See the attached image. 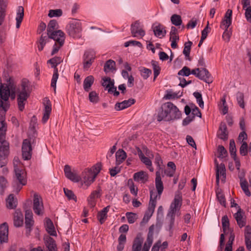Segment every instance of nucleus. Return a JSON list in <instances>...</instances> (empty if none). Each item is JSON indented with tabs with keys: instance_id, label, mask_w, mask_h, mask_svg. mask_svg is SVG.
I'll return each instance as SVG.
<instances>
[{
	"instance_id": "f257e3e1",
	"label": "nucleus",
	"mask_w": 251,
	"mask_h": 251,
	"mask_svg": "<svg viewBox=\"0 0 251 251\" xmlns=\"http://www.w3.org/2000/svg\"><path fill=\"white\" fill-rule=\"evenodd\" d=\"M181 116V113L173 103L167 102L164 103L161 110L157 115V121L160 122L162 120L170 121L175 119H179Z\"/></svg>"
},
{
	"instance_id": "f03ea898",
	"label": "nucleus",
	"mask_w": 251,
	"mask_h": 251,
	"mask_svg": "<svg viewBox=\"0 0 251 251\" xmlns=\"http://www.w3.org/2000/svg\"><path fill=\"white\" fill-rule=\"evenodd\" d=\"M182 195L180 191H177L175 194L174 201L171 203L169 211L167 214L169 218L168 230L171 234L173 233V227L175 223V214L177 210H179L182 205Z\"/></svg>"
},
{
	"instance_id": "7ed1b4c3",
	"label": "nucleus",
	"mask_w": 251,
	"mask_h": 251,
	"mask_svg": "<svg viewBox=\"0 0 251 251\" xmlns=\"http://www.w3.org/2000/svg\"><path fill=\"white\" fill-rule=\"evenodd\" d=\"M11 99L15 98V87L9 82L8 85L5 84H1L0 87V107L6 111L9 107L7 102L9 97Z\"/></svg>"
},
{
	"instance_id": "20e7f679",
	"label": "nucleus",
	"mask_w": 251,
	"mask_h": 251,
	"mask_svg": "<svg viewBox=\"0 0 251 251\" xmlns=\"http://www.w3.org/2000/svg\"><path fill=\"white\" fill-rule=\"evenodd\" d=\"M15 177L13 182L14 192L18 193L26 184V173L22 166H15Z\"/></svg>"
},
{
	"instance_id": "39448f33",
	"label": "nucleus",
	"mask_w": 251,
	"mask_h": 251,
	"mask_svg": "<svg viewBox=\"0 0 251 251\" xmlns=\"http://www.w3.org/2000/svg\"><path fill=\"white\" fill-rule=\"evenodd\" d=\"M232 10L228 9L220 24V27L225 29V31L223 34V38L227 42L229 41L230 38L232 35L231 28H229L232 23Z\"/></svg>"
},
{
	"instance_id": "423d86ee",
	"label": "nucleus",
	"mask_w": 251,
	"mask_h": 251,
	"mask_svg": "<svg viewBox=\"0 0 251 251\" xmlns=\"http://www.w3.org/2000/svg\"><path fill=\"white\" fill-rule=\"evenodd\" d=\"M82 30L81 23L76 20L70 22L66 26V31L68 35L74 38H79Z\"/></svg>"
},
{
	"instance_id": "0eeeda50",
	"label": "nucleus",
	"mask_w": 251,
	"mask_h": 251,
	"mask_svg": "<svg viewBox=\"0 0 251 251\" xmlns=\"http://www.w3.org/2000/svg\"><path fill=\"white\" fill-rule=\"evenodd\" d=\"M97 176V174H95L91 169H85L81 174L80 179L82 180V185L86 186L85 189H87L95 180Z\"/></svg>"
},
{
	"instance_id": "6e6552de",
	"label": "nucleus",
	"mask_w": 251,
	"mask_h": 251,
	"mask_svg": "<svg viewBox=\"0 0 251 251\" xmlns=\"http://www.w3.org/2000/svg\"><path fill=\"white\" fill-rule=\"evenodd\" d=\"M62 61V59L60 57H54L48 61V63L52 65V67L54 68V73L51 79V86L54 88L55 91L56 83L58 78V69L56 66Z\"/></svg>"
},
{
	"instance_id": "1a4fd4ad",
	"label": "nucleus",
	"mask_w": 251,
	"mask_h": 251,
	"mask_svg": "<svg viewBox=\"0 0 251 251\" xmlns=\"http://www.w3.org/2000/svg\"><path fill=\"white\" fill-rule=\"evenodd\" d=\"M22 90L19 93L17 98L19 109L21 111H22L24 109V102L26 100L27 98L29 96V95L27 94L26 91V87H27L26 83L23 81L22 83Z\"/></svg>"
},
{
	"instance_id": "9d476101",
	"label": "nucleus",
	"mask_w": 251,
	"mask_h": 251,
	"mask_svg": "<svg viewBox=\"0 0 251 251\" xmlns=\"http://www.w3.org/2000/svg\"><path fill=\"white\" fill-rule=\"evenodd\" d=\"M131 33L134 37L142 38L145 35V31L142 29L139 21H136L131 25Z\"/></svg>"
},
{
	"instance_id": "9b49d317",
	"label": "nucleus",
	"mask_w": 251,
	"mask_h": 251,
	"mask_svg": "<svg viewBox=\"0 0 251 251\" xmlns=\"http://www.w3.org/2000/svg\"><path fill=\"white\" fill-rule=\"evenodd\" d=\"M33 209L34 213L41 215L43 213L44 206L41 198L37 194L34 195Z\"/></svg>"
},
{
	"instance_id": "f8f14e48",
	"label": "nucleus",
	"mask_w": 251,
	"mask_h": 251,
	"mask_svg": "<svg viewBox=\"0 0 251 251\" xmlns=\"http://www.w3.org/2000/svg\"><path fill=\"white\" fill-rule=\"evenodd\" d=\"M22 156L24 160H29L31 157L32 148L30 142L27 139L23 141L22 145Z\"/></svg>"
},
{
	"instance_id": "ddd939ff",
	"label": "nucleus",
	"mask_w": 251,
	"mask_h": 251,
	"mask_svg": "<svg viewBox=\"0 0 251 251\" xmlns=\"http://www.w3.org/2000/svg\"><path fill=\"white\" fill-rule=\"evenodd\" d=\"M48 35H50V39H53L54 41L60 44V46H63L65 41V34L61 30H55L50 33H48Z\"/></svg>"
},
{
	"instance_id": "4468645a",
	"label": "nucleus",
	"mask_w": 251,
	"mask_h": 251,
	"mask_svg": "<svg viewBox=\"0 0 251 251\" xmlns=\"http://www.w3.org/2000/svg\"><path fill=\"white\" fill-rule=\"evenodd\" d=\"M44 114L42 121L43 123H46L49 119L51 111V105L50 101L47 98L44 99Z\"/></svg>"
},
{
	"instance_id": "2eb2a0df",
	"label": "nucleus",
	"mask_w": 251,
	"mask_h": 251,
	"mask_svg": "<svg viewBox=\"0 0 251 251\" xmlns=\"http://www.w3.org/2000/svg\"><path fill=\"white\" fill-rule=\"evenodd\" d=\"M152 28L154 35L160 38L164 37L166 34L165 27L160 23L154 24Z\"/></svg>"
},
{
	"instance_id": "dca6fc26",
	"label": "nucleus",
	"mask_w": 251,
	"mask_h": 251,
	"mask_svg": "<svg viewBox=\"0 0 251 251\" xmlns=\"http://www.w3.org/2000/svg\"><path fill=\"white\" fill-rule=\"evenodd\" d=\"M238 207V209L236 212V222L241 228L246 225V216L245 212L239 206Z\"/></svg>"
},
{
	"instance_id": "f3484780",
	"label": "nucleus",
	"mask_w": 251,
	"mask_h": 251,
	"mask_svg": "<svg viewBox=\"0 0 251 251\" xmlns=\"http://www.w3.org/2000/svg\"><path fill=\"white\" fill-rule=\"evenodd\" d=\"M135 102V100L134 99H129L128 100H125L121 102H117L114 107V109L116 111H120L125 109Z\"/></svg>"
},
{
	"instance_id": "a211bd4d",
	"label": "nucleus",
	"mask_w": 251,
	"mask_h": 251,
	"mask_svg": "<svg viewBox=\"0 0 251 251\" xmlns=\"http://www.w3.org/2000/svg\"><path fill=\"white\" fill-rule=\"evenodd\" d=\"M8 226L6 223L0 226V242L1 243L8 241Z\"/></svg>"
},
{
	"instance_id": "6ab92c4d",
	"label": "nucleus",
	"mask_w": 251,
	"mask_h": 251,
	"mask_svg": "<svg viewBox=\"0 0 251 251\" xmlns=\"http://www.w3.org/2000/svg\"><path fill=\"white\" fill-rule=\"evenodd\" d=\"M197 77L208 83H210L212 82L210 73L204 68L200 69L199 72L198 73Z\"/></svg>"
},
{
	"instance_id": "aec40b11",
	"label": "nucleus",
	"mask_w": 251,
	"mask_h": 251,
	"mask_svg": "<svg viewBox=\"0 0 251 251\" xmlns=\"http://www.w3.org/2000/svg\"><path fill=\"white\" fill-rule=\"evenodd\" d=\"M155 187L158 194V199H160L161 195L164 189L163 182L161 180V173L160 171L156 172Z\"/></svg>"
},
{
	"instance_id": "412c9836",
	"label": "nucleus",
	"mask_w": 251,
	"mask_h": 251,
	"mask_svg": "<svg viewBox=\"0 0 251 251\" xmlns=\"http://www.w3.org/2000/svg\"><path fill=\"white\" fill-rule=\"evenodd\" d=\"M143 240L141 235L138 234L133 241L131 251H141Z\"/></svg>"
},
{
	"instance_id": "4be33fe9",
	"label": "nucleus",
	"mask_w": 251,
	"mask_h": 251,
	"mask_svg": "<svg viewBox=\"0 0 251 251\" xmlns=\"http://www.w3.org/2000/svg\"><path fill=\"white\" fill-rule=\"evenodd\" d=\"M24 16V8L22 6H19L17 7L16 12V27L19 28L22 22Z\"/></svg>"
},
{
	"instance_id": "5701e85b",
	"label": "nucleus",
	"mask_w": 251,
	"mask_h": 251,
	"mask_svg": "<svg viewBox=\"0 0 251 251\" xmlns=\"http://www.w3.org/2000/svg\"><path fill=\"white\" fill-rule=\"evenodd\" d=\"M218 136L221 139L226 140L228 138L226 126L225 123H221L218 132Z\"/></svg>"
},
{
	"instance_id": "b1692460",
	"label": "nucleus",
	"mask_w": 251,
	"mask_h": 251,
	"mask_svg": "<svg viewBox=\"0 0 251 251\" xmlns=\"http://www.w3.org/2000/svg\"><path fill=\"white\" fill-rule=\"evenodd\" d=\"M23 224V215L19 210H16L14 215V225L16 227L21 226Z\"/></svg>"
},
{
	"instance_id": "393cba45",
	"label": "nucleus",
	"mask_w": 251,
	"mask_h": 251,
	"mask_svg": "<svg viewBox=\"0 0 251 251\" xmlns=\"http://www.w3.org/2000/svg\"><path fill=\"white\" fill-rule=\"evenodd\" d=\"M94 77L93 75H89L87 76L83 81V89L85 91L89 92L92 85L94 82Z\"/></svg>"
},
{
	"instance_id": "a878e982",
	"label": "nucleus",
	"mask_w": 251,
	"mask_h": 251,
	"mask_svg": "<svg viewBox=\"0 0 251 251\" xmlns=\"http://www.w3.org/2000/svg\"><path fill=\"white\" fill-rule=\"evenodd\" d=\"M6 206L9 209H14L17 207V200L13 194H10L6 200Z\"/></svg>"
},
{
	"instance_id": "bb28decb",
	"label": "nucleus",
	"mask_w": 251,
	"mask_h": 251,
	"mask_svg": "<svg viewBox=\"0 0 251 251\" xmlns=\"http://www.w3.org/2000/svg\"><path fill=\"white\" fill-rule=\"evenodd\" d=\"M6 7V1L4 0H0V25H2L5 19Z\"/></svg>"
},
{
	"instance_id": "cd10ccee",
	"label": "nucleus",
	"mask_w": 251,
	"mask_h": 251,
	"mask_svg": "<svg viewBox=\"0 0 251 251\" xmlns=\"http://www.w3.org/2000/svg\"><path fill=\"white\" fill-rule=\"evenodd\" d=\"M45 245L49 251H57V246L55 240L50 237H47Z\"/></svg>"
},
{
	"instance_id": "c85d7f7f",
	"label": "nucleus",
	"mask_w": 251,
	"mask_h": 251,
	"mask_svg": "<svg viewBox=\"0 0 251 251\" xmlns=\"http://www.w3.org/2000/svg\"><path fill=\"white\" fill-rule=\"evenodd\" d=\"M45 226L48 232L52 236L56 235V231L52 221L49 218H46Z\"/></svg>"
},
{
	"instance_id": "c756f323",
	"label": "nucleus",
	"mask_w": 251,
	"mask_h": 251,
	"mask_svg": "<svg viewBox=\"0 0 251 251\" xmlns=\"http://www.w3.org/2000/svg\"><path fill=\"white\" fill-rule=\"evenodd\" d=\"M225 167L224 165L221 164L220 166L217 165L216 169V183L217 185H219V176L220 175L221 176H223V178L226 177V173H225Z\"/></svg>"
},
{
	"instance_id": "7c9ffc66",
	"label": "nucleus",
	"mask_w": 251,
	"mask_h": 251,
	"mask_svg": "<svg viewBox=\"0 0 251 251\" xmlns=\"http://www.w3.org/2000/svg\"><path fill=\"white\" fill-rule=\"evenodd\" d=\"M133 177L135 181H141L142 182H145L147 181L148 179V176L144 171H140L135 173L134 174Z\"/></svg>"
},
{
	"instance_id": "2f4dec72",
	"label": "nucleus",
	"mask_w": 251,
	"mask_h": 251,
	"mask_svg": "<svg viewBox=\"0 0 251 251\" xmlns=\"http://www.w3.org/2000/svg\"><path fill=\"white\" fill-rule=\"evenodd\" d=\"M137 154L141 161L147 166H151L152 165L151 161L147 157H146L143 153L142 151L138 147L137 148Z\"/></svg>"
},
{
	"instance_id": "473e14b6",
	"label": "nucleus",
	"mask_w": 251,
	"mask_h": 251,
	"mask_svg": "<svg viewBox=\"0 0 251 251\" xmlns=\"http://www.w3.org/2000/svg\"><path fill=\"white\" fill-rule=\"evenodd\" d=\"M239 184L241 189L244 192L245 195L247 197H250L251 196V193L249 190V187L250 185L247 179L239 181Z\"/></svg>"
},
{
	"instance_id": "72a5a7b5",
	"label": "nucleus",
	"mask_w": 251,
	"mask_h": 251,
	"mask_svg": "<svg viewBox=\"0 0 251 251\" xmlns=\"http://www.w3.org/2000/svg\"><path fill=\"white\" fill-rule=\"evenodd\" d=\"M102 79L103 82L101 83V85L105 88V90H108V89L114 86V80L111 79L110 77H103Z\"/></svg>"
},
{
	"instance_id": "f704fd0d",
	"label": "nucleus",
	"mask_w": 251,
	"mask_h": 251,
	"mask_svg": "<svg viewBox=\"0 0 251 251\" xmlns=\"http://www.w3.org/2000/svg\"><path fill=\"white\" fill-rule=\"evenodd\" d=\"M50 35H44L42 34L39 40V46H38V50L41 51L43 50L46 44L50 41Z\"/></svg>"
},
{
	"instance_id": "c9c22d12",
	"label": "nucleus",
	"mask_w": 251,
	"mask_h": 251,
	"mask_svg": "<svg viewBox=\"0 0 251 251\" xmlns=\"http://www.w3.org/2000/svg\"><path fill=\"white\" fill-rule=\"evenodd\" d=\"M116 63L114 61L109 59L107 60L104 65V71L108 73L115 70V66Z\"/></svg>"
},
{
	"instance_id": "e433bc0d",
	"label": "nucleus",
	"mask_w": 251,
	"mask_h": 251,
	"mask_svg": "<svg viewBox=\"0 0 251 251\" xmlns=\"http://www.w3.org/2000/svg\"><path fill=\"white\" fill-rule=\"evenodd\" d=\"M126 154L123 150H119L116 153V162L121 164L126 158Z\"/></svg>"
},
{
	"instance_id": "4c0bfd02",
	"label": "nucleus",
	"mask_w": 251,
	"mask_h": 251,
	"mask_svg": "<svg viewBox=\"0 0 251 251\" xmlns=\"http://www.w3.org/2000/svg\"><path fill=\"white\" fill-rule=\"evenodd\" d=\"M126 240V238L125 234H122L120 235L118 238L119 244L117 247L118 251H122L124 250Z\"/></svg>"
},
{
	"instance_id": "58836bf2",
	"label": "nucleus",
	"mask_w": 251,
	"mask_h": 251,
	"mask_svg": "<svg viewBox=\"0 0 251 251\" xmlns=\"http://www.w3.org/2000/svg\"><path fill=\"white\" fill-rule=\"evenodd\" d=\"M222 227L225 234H227V230H229V222L227 215H225L222 219Z\"/></svg>"
},
{
	"instance_id": "ea45409f",
	"label": "nucleus",
	"mask_w": 251,
	"mask_h": 251,
	"mask_svg": "<svg viewBox=\"0 0 251 251\" xmlns=\"http://www.w3.org/2000/svg\"><path fill=\"white\" fill-rule=\"evenodd\" d=\"M234 233L233 232V230H232V231L230 232V235L229 238V240L226 245L225 251H232V245L234 240Z\"/></svg>"
},
{
	"instance_id": "a19ab883",
	"label": "nucleus",
	"mask_w": 251,
	"mask_h": 251,
	"mask_svg": "<svg viewBox=\"0 0 251 251\" xmlns=\"http://www.w3.org/2000/svg\"><path fill=\"white\" fill-rule=\"evenodd\" d=\"M171 21L176 26L180 25L182 23L181 16L177 14L173 15L171 17Z\"/></svg>"
},
{
	"instance_id": "79ce46f5",
	"label": "nucleus",
	"mask_w": 251,
	"mask_h": 251,
	"mask_svg": "<svg viewBox=\"0 0 251 251\" xmlns=\"http://www.w3.org/2000/svg\"><path fill=\"white\" fill-rule=\"evenodd\" d=\"M240 162L236 159V169L239 170L238 176L239 179V181L246 180L245 178L246 172L244 169L240 170Z\"/></svg>"
},
{
	"instance_id": "37998d69",
	"label": "nucleus",
	"mask_w": 251,
	"mask_h": 251,
	"mask_svg": "<svg viewBox=\"0 0 251 251\" xmlns=\"http://www.w3.org/2000/svg\"><path fill=\"white\" fill-rule=\"evenodd\" d=\"M151 65L153 67V75H154V78H153V81H154L156 79V78L157 77V76L160 74V67L158 66L157 62L155 61L152 60L151 62Z\"/></svg>"
},
{
	"instance_id": "c03bdc74",
	"label": "nucleus",
	"mask_w": 251,
	"mask_h": 251,
	"mask_svg": "<svg viewBox=\"0 0 251 251\" xmlns=\"http://www.w3.org/2000/svg\"><path fill=\"white\" fill-rule=\"evenodd\" d=\"M58 28L57 22L55 20H51L48 24L47 27V32L50 33L55 31Z\"/></svg>"
},
{
	"instance_id": "a18cd8bd",
	"label": "nucleus",
	"mask_w": 251,
	"mask_h": 251,
	"mask_svg": "<svg viewBox=\"0 0 251 251\" xmlns=\"http://www.w3.org/2000/svg\"><path fill=\"white\" fill-rule=\"evenodd\" d=\"M220 109L224 115L226 114L228 112V107L226 103V99L223 97L221 99V101L219 104Z\"/></svg>"
},
{
	"instance_id": "49530a36",
	"label": "nucleus",
	"mask_w": 251,
	"mask_h": 251,
	"mask_svg": "<svg viewBox=\"0 0 251 251\" xmlns=\"http://www.w3.org/2000/svg\"><path fill=\"white\" fill-rule=\"evenodd\" d=\"M192 45V42L189 41L184 44V48L183 50V53L186 57H187L189 60H190L189 58L190 52L191 50V47Z\"/></svg>"
},
{
	"instance_id": "de8ad7c7",
	"label": "nucleus",
	"mask_w": 251,
	"mask_h": 251,
	"mask_svg": "<svg viewBox=\"0 0 251 251\" xmlns=\"http://www.w3.org/2000/svg\"><path fill=\"white\" fill-rule=\"evenodd\" d=\"M235 143L234 139H232L230 140L229 151L231 157L234 160H235Z\"/></svg>"
},
{
	"instance_id": "09e8293b",
	"label": "nucleus",
	"mask_w": 251,
	"mask_h": 251,
	"mask_svg": "<svg viewBox=\"0 0 251 251\" xmlns=\"http://www.w3.org/2000/svg\"><path fill=\"white\" fill-rule=\"evenodd\" d=\"M62 10L60 9H56L53 10H50L48 16L50 18L54 17H60L62 15Z\"/></svg>"
},
{
	"instance_id": "8fccbe9b",
	"label": "nucleus",
	"mask_w": 251,
	"mask_h": 251,
	"mask_svg": "<svg viewBox=\"0 0 251 251\" xmlns=\"http://www.w3.org/2000/svg\"><path fill=\"white\" fill-rule=\"evenodd\" d=\"M156 202H155L154 201H150L149 204V207H148V211H149L148 214H149L150 215L148 216L146 222H148L149 219L151 218L152 214L154 212V209H155V207L156 206Z\"/></svg>"
},
{
	"instance_id": "3c124183",
	"label": "nucleus",
	"mask_w": 251,
	"mask_h": 251,
	"mask_svg": "<svg viewBox=\"0 0 251 251\" xmlns=\"http://www.w3.org/2000/svg\"><path fill=\"white\" fill-rule=\"evenodd\" d=\"M89 100L94 103H97L99 100V97L98 94L96 91H91L89 94Z\"/></svg>"
},
{
	"instance_id": "603ef678",
	"label": "nucleus",
	"mask_w": 251,
	"mask_h": 251,
	"mask_svg": "<svg viewBox=\"0 0 251 251\" xmlns=\"http://www.w3.org/2000/svg\"><path fill=\"white\" fill-rule=\"evenodd\" d=\"M7 164V159L5 153L2 151L1 147L0 146V167H3Z\"/></svg>"
},
{
	"instance_id": "864d4df0",
	"label": "nucleus",
	"mask_w": 251,
	"mask_h": 251,
	"mask_svg": "<svg viewBox=\"0 0 251 251\" xmlns=\"http://www.w3.org/2000/svg\"><path fill=\"white\" fill-rule=\"evenodd\" d=\"M140 71L141 76L145 79H147L151 74V70L145 67H142Z\"/></svg>"
},
{
	"instance_id": "5fc2aeb1",
	"label": "nucleus",
	"mask_w": 251,
	"mask_h": 251,
	"mask_svg": "<svg viewBox=\"0 0 251 251\" xmlns=\"http://www.w3.org/2000/svg\"><path fill=\"white\" fill-rule=\"evenodd\" d=\"M64 192L65 196L68 198L69 200H73L75 201H76V197L74 194L73 192L67 188H64Z\"/></svg>"
},
{
	"instance_id": "6e6d98bb",
	"label": "nucleus",
	"mask_w": 251,
	"mask_h": 251,
	"mask_svg": "<svg viewBox=\"0 0 251 251\" xmlns=\"http://www.w3.org/2000/svg\"><path fill=\"white\" fill-rule=\"evenodd\" d=\"M7 180L3 176H0V195H3L7 186Z\"/></svg>"
},
{
	"instance_id": "4d7b16f0",
	"label": "nucleus",
	"mask_w": 251,
	"mask_h": 251,
	"mask_svg": "<svg viewBox=\"0 0 251 251\" xmlns=\"http://www.w3.org/2000/svg\"><path fill=\"white\" fill-rule=\"evenodd\" d=\"M126 217L127 218L128 223H134L137 219V215L132 212H127L126 213Z\"/></svg>"
},
{
	"instance_id": "13d9d810",
	"label": "nucleus",
	"mask_w": 251,
	"mask_h": 251,
	"mask_svg": "<svg viewBox=\"0 0 251 251\" xmlns=\"http://www.w3.org/2000/svg\"><path fill=\"white\" fill-rule=\"evenodd\" d=\"M178 75L188 76L191 74V70L187 66H184L178 72Z\"/></svg>"
},
{
	"instance_id": "bf43d9fd",
	"label": "nucleus",
	"mask_w": 251,
	"mask_h": 251,
	"mask_svg": "<svg viewBox=\"0 0 251 251\" xmlns=\"http://www.w3.org/2000/svg\"><path fill=\"white\" fill-rule=\"evenodd\" d=\"M66 176L69 179L75 182H78L80 180V176H77L76 174L73 173L72 172L67 175Z\"/></svg>"
},
{
	"instance_id": "052dcab7",
	"label": "nucleus",
	"mask_w": 251,
	"mask_h": 251,
	"mask_svg": "<svg viewBox=\"0 0 251 251\" xmlns=\"http://www.w3.org/2000/svg\"><path fill=\"white\" fill-rule=\"evenodd\" d=\"M155 163L159 168L158 171H160V173H162L163 171V167L161 166L162 164V160L161 156L159 154H157L155 157Z\"/></svg>"
},
{
	"instance_id": "680f3d73",
	"label": "nucleus",
	"mask_w": 251,
	"mask_h": 251,
	"mask_svg": "<svg viewBox=\"0 0 251 251\" xmlns=\"http://www.w3.org/2000/svg\"><path fill=\"white\" fill-rule=\"evenodd\" d=\"M244 94L242 93H238V103L239 104V106L242 108H245V103H244Z\"/></svg>"
},
{
	"instance_id": "e2e57ef3",
	"label": "nucleus",
	"mask_w": 251,
	"mask_h": 251,
	"mask_svg": "<svg viewBox=\"0 0 251 251\" xmlns=\"http://www.w3.org/2000/svg\"><path fill=\"white\" fill-rule=\"evenodd\" d=\"M245 243L247 249L249 251H251V233L249 234H245Z\"/></svg>"
},
{
	"instance_id": "0e129e2a",
	"label": "nucleus",
	"mask_w": 251,
	"mask_h": 251,
	"mask_svg": "<svg viewBox=\"0 0 251 251\" xmlns=\"http://www.w3.org/2000/svg\"><path fill=\"white\" fill-rule=\"evenodd\" d=\"M248 152V145L247 142H243L240 148V153L241 155L245 156Z\"/></svg>"
},
{
	"instance_id": "69168bd1",
	"label": "nucleus",
	"mask_w": 251,
	"mask_h": 251,
	"mask_svg": "<svg viewBox=\"0 0 251 251\" xmlns=\"http://www.w3.org/2000/svg\"><path fill=\"white\" fill-rule=\"evenodd\" d=\"M217 198L221 205L226 206V200L224 195L222 193H217Z\"/></svg>"
},
{
	"instance_id": "338daca9",
	"label": "nucleus",
	"mask_w": 251,
	"mask_h": 251,
	"mask_svg": "<svg viewBox=\"0 0 251 251\" xmlns=\"http://www.w3.org/2000/svg\"><path fill=\"white\" fill-rule=\"evenodd\" d=\"M107 215L101 210L98 214V219L101 224H102L106 219Z\"/></svg>"
},
{
	"instance_id": "774afa93",
	"label": "nucleus",
	"mask_w": 251,
	"mask_h": 251,
	"mask_svg": "<svg viewBox=\"0 0 251 251\" xmlns=\"http://www.w3.org/2000/svg\"><path fill=\"white\" fill-rule=\"evenodd\" d=\"M245 10V16L247 20L251 23V6H248Z\"/></svg>"
}]
</instances>
